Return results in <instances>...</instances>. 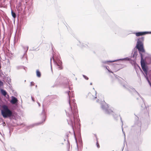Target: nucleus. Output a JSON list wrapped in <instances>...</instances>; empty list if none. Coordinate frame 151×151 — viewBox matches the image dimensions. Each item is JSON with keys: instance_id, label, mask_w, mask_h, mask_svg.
I'll return each mask as SVG.
<instances>
[{"instance_id": "obj_10", "label": "nucleus", "mask_w": 151, "mask_h": 151, "mask_svg": "<svg viewBox=\"0 0 151 151\" xmlns=\"http://www.w3.org/2000/svg\"><path fill=\"white\" fill-rule=\"evenodd\" d=\"M137 55V52L135 50L134 51L133 54L132 55V57L133 58H136Z\"/></svg>"}, {"instance_id": "obj_23", "label": "nucleus", "mask_w": 151, "mask_h": 151, "mask_svg": "<svg viewBox=\"0 0 151 151\" xmlns=\"http://www.w3.org/2000/svg\"><path fill=\"white\" fill-rule=\"evenodd\" d=\"M76 119H77V120L78 121V122H79L80 121V120L79 119H78L77 118H76Z\"/></svg>"}, {"instance_id": "obj_2", "label": "nucleus", "mask_w": 151, "mask_h": 151, "mask_svg": "<svg viewBox=\"0 0 151 151\" xmlns=\"http://www.w3.org/2000/svg\"><path fill=\"white\" fill-rule=\"evenodd\" d=\"M66 93L69 97L68 101L69 106L65 110L67 115L69 116L67 121L68 124L71 125L73 129V127L75 125L74 119L77 117L78 110L77 109L75 100H73L72 102L70 101V97L71 94L70 91H67Z\"/></svg>"}, {"instance_id": "obj_24", "label": "nucleus", "mask_w": 151, "mask_h": 151, "mask_svg": "<svg viewBox=\"0 0 151 151\" xmlns=\"http://www.w3.org/2000/svg\"><path fill=\"white\" fill-rule=\"evenodd\" d=\"M32 101H34V98H33L32 97Z\"/></svg>"}, {"instance_id": "obj_17", "label": "nucleus", "mask_w": 151, "mask_h": 151, "mask_svg": "<svg viewBox=\"0 0 151 151\" xmlns=\"http://www.w3.org/2000/svg\"><path fill=\"white\" fill-rule=\"evenodd\" d=\"M106 68L108 70V71L109 72L111 73H113V72L112 71H111L110 70L108 69L107 67V66L106 67Z\"/></svg>"}, {"instance_id": "obj_14", "label": "nucleus", "mask_w": 151, "mask_h": 151, "mask_svg": "<svg viewBox=\"0 0 151 151\" xmlns=\"http://www.w3.org/2000/svg\"><path fill=\"white\" fill-rule=\"evenodd\" d=\"M118 60L117 61L119 60H125L129 61V60H130V59L129 58H123L122 59H119V60Z\"/></svg>"}, {"instance_id": "obj_6", "label": "nucleus", "mask_w": 151, "mask_h": 151, "mask_svg": "<svg viewBox=\"0 0 151 151\" xmlns=\"http://www.w3.org/2000/svg\"><path fill=\"white\" fill-rule=\"evenodd\" d=\"M18 100L15 97L12 96V100L10 101V103L12 104H16L18 103Z\"/></svg>"}, {"instance_id": "obj_9", "label": "nucleus", "mask_w": 151, "mask_h": 151, "mask_svg": "<svg viewBox=\"0 0 151 151\" xmlns=\"http://www.w3.org/2000/svg\"><path fill=\"white\" fill-rule=\"evenodd\" d=\"M36 75L37 77L40 78L41 77V74L40 72L38 70H36Z\"/></svg>"}, {"instance_id": "obj_15", "label": "nucleus", "mask_w": 151, "mask_h": 151, "mask_svg": "<svg viewBox=\"0 0 151 151\" xmlns=\"http://www.w3.org/2000/svg\"><path fill=\"white\" fill-rule=\"evenodd\" d=\"M83 76L86 80H88V78L84 75H83Z\"/></svg>"}, {"instance_id": "obj_8", "label": "nucleus", "mask_w": 151, "mask_h": 151, "mask_svg": "<svg viewBox=\"0 0 151 151\" xmlns=\"http://www.w3.org/2000/svg\"><path fill=\"white\" fill-rule=\"evenodd\" d=\"M118 60H109V61H102V63L104 64H108V63H113L117 61Z\"/></svg>"}, {"instance_id": "obj_13", "label": "nucleus", "mask_w": 151, "mask_h": 151, "mask_svg": "<svg viewBox=\"0 0 151 151\" xmlns=\"http://www.w3.org/2000/svg\"><path fill=\"white\" fill-rule=\"evenodd\" d=\"M61 63V61H60V62H59V64H58V63H57V66H58V68H59V69H62V68L60 65Z\"/></svg>"}, {"instance_id": "obj_5", "label": "nucleus", "mask_w": 151, "mask_h": 151, "mask_svg": "<svg viewBox=\"0 0 151 151\" xmlns=\"http://www.w3.org/2000/svg\"><path fill=\"white\" fill-rule=\"evenodd\" d=\"M137 37H139L148 34H151V32H139L134 33Z\"/></svg>"}, {"instance_id": "obj_18", "label": "nucleus", "mask_w": 151, "mask_h": 151, "mask_svg": "<svg viewBox=\"0 0 151 151\" xmlns=\"http://www.w3.org/2000/svg\"><path fill=\"white\" fill-rule=\"evenodd\" d=\"M34 85V83L33 82H32L30 83V86H33Z\"/></svg>"}, {"instance_id": "obj_27", "label": "nucleus", "mask_w": 151, "mask_h": 151, "mask_svg": "<svg viewBox=\"0 0 151 151\" xmlns=\"http://www.w3.org/2000/svg\"><path fill=\"white\" fill-rule=\"evenodd\" d=\"M90 84L91 85H92V83H91Z\"/></svg>"}, {"instance_id": "obj_20", "label": "nucleus", "mask_w": 151, "mask_h": 151, "mask_svg": "<svg viewBox=\"0 0 151 151\" xmlns=\"http://www.w3.org/2000/svg\"><path fill=\"white\" fill-rule=\"evenodd\" d=\"M97 145L98 148H99V144H98V142L97 143Z\"/></svg>"}, {"instance_id": "obj_3", "label": "nucleus", "mask_w": 151, "mask_h": 151, "mask_svg": "<svg viewBox=\"0 0 151 151\" xmlns=\"http://www.w3.org/2000/svg\"><path fill=\"white\" fill-rule=\"evenodd\" d=\"M1 112V115L4 118L11 117L13 115L12 111L5 105L2 106Z\"/></svg>"}, {"instance_id": "obj_1", "label": "nucleus", "mask_w": 151, "mask_h": 151, "mask_svg": "<svg viewBox=\"0 0 151 151\" xmlns=\"http://www.w3.org/2000/svg\"><path fill=\"white\" fill-rule=\"evenodd\" d=\"M144 37H142L139 38L137 43L136 47L139 51L141 57V65L142 69L144 73V76L146 79L151 86V75L149 71L148 72V67L143 59V54L145 53V50L143 48V42Z\"/></svg>"}, {"instance_id": "obj_11", "label": "nucleus", "mask_w": 151, "mask_h": 151, "mask_svg": "<svg viewBox=\"0 0 151 151\" xmlns=\"http://www.w3.org/2000/svg\"><path fill=\"white\" fill-rule=\"evenodd\" d=\"M11 14H12V16L15 19V18L16 17V14H15V13L12 10L11 11Z\"/></svg>"}, {"instance_id": "obj_16", "label": "nucleus", "mask_w": 151, "mask_h": 151, "mask_svg": "<svg viewBox=\"0 0 151 151\" xmlns=\"http://www.w3.org/2000/svg\"><path fill=\"white\" fill-rule=\"evenodd\" d=\"M3 82L0 80V87H1V86H3Z\"/></svg>"}, {"instance_id": "obj_28", "label": "nucleus", "mask_w": 151, "mask_h": 151, "mask_svg": "<svg viewBox=\"0 0 151 151\" xmlns=\"http://www.w3.org/2000/svg\"><path fill=\"white\" fill-rule=\"evenodd\" d=\"M96 96L94 98V99H96Z\"/></svg>"}, {"instance_id": "obj_22", "label": "nucleus", "mask_w": 151, "mask_h": 151, "mask_svg": "<svg viewBox=\"0 0 151 151\" xmlns=\"http://www.w3.org/2000/svg\"><path fill=\"white\" fill-rule=\"evenodd\" d=\"M37 103L38 104L39 106H40V103L39 102H37Z\"/></svg>"}, {"instance_id": "obj_26", "label": "nucleus", "mask_w": 151, "mask_h": 151, "mask_svg": "<svg viewBox=\"0 0 151 151\" xmlns=\"http://www.w3.org/2000/svg\"><path fill=\"white\" fill-rule=\"evenodd\" d=\"M99 101H100V100H98L97 101V102H99Z\"/></svg>"}, {"instance_id": "obj_4", "label": "nucleus", "mask_w": 151, "mask_h": 151, "mask_svg": "<svg viewBox=\"0 0 151 151\" xmlns=\"http://www.w3.org/2000/svg\"><path fill=\"white\" fill-rule=\"evenodd\" d=\"M101 108L105 111L106 113L110 114L113 113V111L111 109H108V105L104 101H101Z\"/></svg>"}, {"instance_id": "obj_12", "label": "nucleus", "mask_w": 151, "mask_h": 151, "mask_svg": "<svg viewBox=\"0 0 151 151\" xmlns=\"http://www.w3.org/2000/svg\"><path fill=\"white\" fill-rule=\"evenodd\" d=\"M42 114L43 115V117L44 119L43 121H45V112L44 111V110H42Z\"/></svg>"}, {"instance_id": "obj_29", "label": "nucleus", "mask_w": 151, "mask_h": 151, "mask_svg": "<svg viewBox=\"0 0 151 151\" xmlns=\"http://www.w3.org/2000/svg\"><path fill=\"white\" fill-rule=\"evenodd\" d=\"M96 93H95L96 95Z\"/></svg>"}, {"instance_id": "obj_7", "label": "nucleus", "mask_w": 151, "mask_h": 151, "mask_svg": "<svg viewBox=\"0 0 151 151\" xmlns=\"http://www.w3.org/2000/svg\"><path fill=\"white\" fill-rule=\"evenodd\" d=\"M0 91L2 94L4 96L6 97L7 98H9V96L8 95H7V93L6 91L2 89H1Z\"/></svg>"}, {"instance_id": "obj_19", "label": "nucleus", "mask_w": 151, "mask_h": 151, "mask_svg": "<svg viewBox=\"0 0 151 151\" xmlns=\"http://www.w3.org/2000/svg\"><path fill=\"white\" fill-rule=\"evenodd\" d=\"M122 131L123 132V133L124 134V140H125L126 138H125V133L123 131V129H122Z\"/></svg>"}, {"instance_id": "obj_21", "label": "nucleus", "mask_w": 151, "mask_h": 151, "mask_svg": "<svg viewBox=\"0 0 151 151\" xmlns=\"http://www.w3.org/2000/svg\"><path fill=\"white\" fill-rule=\"evenodd\" d=\"M26 51H27L28 50V46L26 47Z\"/></svg>"}, {"instance_id": "obj_25", "label": "nucleus", "mask_w": 151, "mask_h": 151, "mask_svg": "<svg viewBox=\"0 0 151 151\" xmlns=\"http://www.w3.org/2000/svg\"><path fill=\"white\" fill-rule=\"evenodd\" d=\"M51 60H52V59L51 58H50V63L51 64Z\"/></svg>"}]
</instances>
